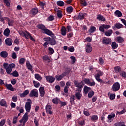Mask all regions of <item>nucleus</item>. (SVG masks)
Masks as SVG:
<instances>
[{
    "label": "nucleus",
    "instance_id": "obj_42",
    "mask_svg": "<svg viewBox=\"0 0 126 126\" xmlns=\"http://www.w3.org/2000/svg\"><path fill=\"white\" fill-rule=\"evenodd\" d=\"M115 126H126L125 123L123 122H120L117 123H115L114 125Z\"/></svg>",
    "mask_w": 126,
    "mask_h": 126
},
{
    "label": "nucleus",
    "instance_id": "obj_14",
    "mask_svg": "<svg viewBox=\"0 0 126 126\" xmlns=\"http://www.w3.org/2000/svg\"><path fill=\"white\" fill-rule=\"evenodd\" d=\"M20 34L22 35V36H24V37H25L26 39H29V37L31 36V33H30L29 32L26 31L25 32H20Z\"/></svg>",
    "mask_w": 126,
    "mask_h": 126
},
{
    "label": "nucleus",
    "instance_id": "obj_47",
    "mask_svg": "<svg viewBox=\"0 0 126 126\" xmlns=\"http://www.w3.org/2000/svg\"><path fill=\"white\" fill-rule=\"evenodd\" d=\"M33 83L34 84V86L36 87V88H38L40 87V83L36 82L35 81H33Z\"/></svg>",
    "mask_w": 126,
    "mask_h": 126
},
{
    "label": "nucleus",
    "instance_id": "obj_12",
    "mask_svg": "<svg viewBox=\"0 0 126 126\" xmlns=\"http://www.w3.org/2000/svg\"><path fill=\"white\" fill-rule=\"evenodd\" d=\"M112 43V39L110 38L104 37L102 39V43L104 45H109Z\"/></svg>",
    "mask_w": 126,
    "mask_h": 126
},
{
    "label": "nucleus",
    "instance_id": "obj_8",
    "mask_svg": "<svg viewBox=\"0 0 126 126\" xmlns=\"http://www.w3.org/2000/svg\"><path fill=\"white\" fill-rule=\"evenodd\" d=\"M111 28L110 25L102 24L99 28V30L100 32L104 33L105 32V29H109Z\"/></svg>",
    "mask_w": 126,
    "mask_h": 126
},
{
    "label": "nucleus",
    "instance_id": "obj_40",
    "mask_svg": "<svg viewBox=\"0 0 126 126\" xmlns=\"http://www.w3.org/2000/svg\"><path fill=\"white\" fill-rule=\"evenodd\" d=\"M115 26L117 29H121V28H123V27H124V25L121 23H116Z\"/></svg>",
    "mask_w": 126,
    "mask_h": 126
},
{
    "label": "nucleus",
    "instance_id": "obj_23",
    "mask_svg": "<svg viewBox=\"0 0 126 126\" xmlns=\"http://www.w3.org/2000/svg\"><path fill=\"white\" fill-rule=\"evenodd\" d=\"M61 34L62 35H63V36H65V35H66V28H65V27H62L61 30Z\"/></svg>",
    "mask_w": 126,
    "mask_h": 126
},
{
    "label": "nucleus",
    "instance_id": "obj_59",
    "mask_svg": "<svg viewBox=\"0 0 126 126\" xmlns=\"http://www.w3.org/2000/svg\"><path fill=\"white\" fill-rule=\"evenodd\" d=\"M75 96L74 95H72L70 97V102L71 104H74V100L75 99Z\"/></svg>",
    "mask_w": 126,
    "mask_h": 126
},
{
    "label": "nucleus",
    "instance_id": "obj_41",
    "mask_svg": "<svg viewBox=\"0 0 126 126\" xmlns=\"http://www.w3.org/2000/svg\"><path fill=\"white\" fill-rule=\"evenodd\" d=\"M59 101L60 102V100L57 97L53 98L52 100V102L53 103V104H55V105H58V104H59Z\"/></svg>",
    "mask_w": 126,
    "mask_h": 126
},
{
    "label": "nucleus",
    "instance_id": "obj_37",
    "mask_svg": "<svg viewBox=\"0 0 126 126\" xmlns=\"http://www.w3.org/2000/svg\"><path fill=\"white\" fill-rule=\"evenodd\" d=\"M122 69H121V67L119 66H116L114 67V71L116 72V73H119L120 71H121Z\"/></svg>",
    "mask_w": 126,
    "mask_h": 126
},
{
    "label": "nucleus",
    "instance_id": "obj_62",
    "mask_svg": "<svg viewBox=\"0 0 126 126\" xmlns=\"http://www.w3.org/2000/svg\"><path fill=\"white\" fill-rule=\"evenodd\" d=\"M6 120L5 119H2L0 122V126H3L5 124Z\"/></svg>",
    "mask_w": 126,
    "mask_h": 126
},
{
    "label": "nucleus",
    "instance_id": "obj_31",
    "mask_svg": "<svg viewBox=\"0 0 126 126\" xmlns=\"http://www.w3.org/2000/svg\"><path fill=\"white\" fill-rule=\"evenodd\" d=\"M114 13L117 17H122L123 16V13L120 10H116Z\"/></svg>",
    "mask_w": 126,
    "mask_h": 126
},
{
    "label": "nucleus",
    "instance_id": "obj_63",
    "mask_svg": "<svg viewBox=\"0 0 126 126\" xmlns=\"http://www.w3.org/2000/svg\"><path fill=\"white\" fill-rule=\"evenodd\" d=\"M68 51H69V52H71V53H73V52L74 51V47L73 46L68 47Z\"/></svg>",
    "mask_w": 126,
    "mask_h": 126
},
{
    "label": "nucleus",
    "instance_id": "obj_26",
    "mask_svg": "<svg viewBox=\"0 0 126 126\" xmlns=\"http://www.w3.org/2000/svg\"><path fill=\"white\" fill-rule=\"evenodd\" d=\"M115 117H116L115 113H111L110 115H108L107 119L109 121H111L110 122H112L113 121V120H114Z\"/></svg>",
    "mask_w": 126,
    "mask_h": 126
},
{
    "label": "nucleus",
    "instance_id": "obj_32",
    "mask_svg": "<svg viewBox=\"0 0 126 126\" xmlns=\"http://www.w3.org/2000/svg\"><path fill=\"white\" fill-rule=\"evenodd\" d=\"M6 87L8 90H10V91H14V88L12 87L11 84H6Z\"/></svg>",
    "mask_w": 126,
    "mask_h": 126
},
{
    "label": "nucleus",
    "instance_id": "obj_1",
    "mask_svg": "<svg viewBox=\"0 0 126 126\" xmlns=\"http://www.w3.org/2000/svg\"><path fill=\"white\" fill-rule=\"evenodd\" d=\"M37 28L38 29H41L42 33H44V34H47V35H48V36H50V37H53V38H56V35H55V34L53 33V32L49 30H48L47 28H46V27L42 24H39L37 26Z\"/></svg>",
    "mask_w": 126,
    "mask_h": 126
},
{
    "label": "nucleus",
    "instance_id": "obj_16",
    "mask_svg": "<svg viewBox=\"0 0 126 126\" xmlns=\"http://www.w3.org/2000/svg\"><path fill=\"white\" fill-rule=\"evenodd\" d=\"M85 16H86V13L80 12L79 13L77 19H78L79 20H82L84 19V17H85Z\"/></svg>",
    "mask_w": 126,
    "mask_h": 126
},
{
    "label": "nucleus",
    "instance_id": "obj_6",
    "mask_svg": "<svg viewBox=\"0 0 126 126\" xmlns=\"http://www.w3.org/2000/svg\"><path fill=\"white\" fill-rule=\"evenodd\" d=\"M32 101H31V99H28V102L26 103L25 108L26 109V113H29L31 110V103Z\"/></svg>",
    "mask_w": 126,
    "mask_h": 126
},
{
    "label": "nucleus",
    "instance_id": "obj_54",
    "mask_svg": "<svg viewBox=\"0 0 126 126\" xmlns=\"http://www.w3.org/2000/svg\"><path fill=\"white\" fill-rule=\"evenodd\" d=\"M0 106H5L6 105V101L4 99H2L0 101Z\"/></svg>",
    "mask_w": 126,
    "mask_h": 126
},
{
    "label": "nucleus",
    "instance_id": "obj_43",
    "mask_svg": "<svg viewBox=\"0 0 126 126\" xmlns=\"http://www.w3.org/2000/svg\"><path fill=\"white\" fill-rule=\"evenodd\" d=\"M35 78L37 80H38V81H40V80H42V77H41V75H39V74H35L34 75Z\"/></svg>",
    "mask_w": 126,
    "mask_h": 126
},
{
    "label": "nucleus",
    "instance_id": "obj_49",
    "mask_svg": "<svg viewBox=\"0 0 126 126\" xmlns=\"http://www.w3.org/2000/svg\"><path fill=\"white\" fill-rule=\"evenodd\" d=\"M91 120L93 122H95V121H97L98 120V116L97 115H93L91 117Z\"/></svg>",
    "mask_w": 126,
    "mask_h": 126
},
{
    "label": "nucleus",
    "instance_id": "obj_27",
    "mask_svg": "<svg viewBox=\"0 0 126 126\" xmlns=\"http://www.w3.org/2000/svg\"><path fill=\"white\" fill-rule=\"evenodd\" d=\"M26 66L28 69H29V70H31V71L33 70V66H32V65L30 64V62H29V61H27L26 62Z\"/></svg>",
    "mask_w": 126,
    "mask_h": 126
},
{
    "label": "nucleus",
    "instance_id": "obj_36",
    "mask_svg": "<svg viewBox=\"0 0 126 126\" xmlns=\"http://www.w3.org/2000/svg\"><path fill=\"white\" fill-rule=\"evenodd\" d=\"M95 31H96V27H95L93 26H91L90 29L89 31V32L90 33H94V32H95Z\"/></svg>",
    "mask_w": 126,
    "mask_h": 126
},
{
    "label": "nucleus",
    "instance_id": "obj_3",
    "mask_svg": "<svg viewBox=\"0 0 126 126\" xmlns=\"http://www.w3.org/2000/svg\"><path fill=\"white\" fill-rule=\"evenodd\" d=\"M104 75V72L100 70H96L95 72L94 77L98 82L102 83L103 82V80L100 78V76H103Z\"/></svg>",
    "mask_w": 126,
    "mask_h": 126
},
{
    "label": "nucleus",
    "instance_id": "obj_33",
    "mask_svg": "<svg viewBox=\"0 0 126 126\" xmlns=\"http://www.w3.org/2000/svg\"><path fill=\"white\" fill-rule=\"evenodd\" d=\"M91 90V88L90 87H87V86H85L84 87V91L85 94H87Z\"/></svg>",
    "mask_w": 126,
    "mask_h": 126
},
{
    "label": "nucleus",
    "instance_id": "obj_45",
    "mask_svg": "<svg viewBox=\"0 0 126 126\" xmlns=\"http://www.w3.org/2000/svg\"><path fill=\"white\" fill-rule=\"evenodd\" d=\"M57 4L58 6H63L64 2L62 0H59L57 2Z\"/></svg>",
    "mask_w": 126,
    "mask_h": 126
},
{
    "label": "nucleus",
    "instance_id": "obj_15",
    "mask_svg": "<svg viewBox=\"0 0 126 126\" xmlns=\"http://www.w3.org/2000/svg\"><path fill=\"white\" fill-rule=\"evenodd\" d=\"M46 111L47 114H49V115H52L53 114V111H52V106L49 104H47L46 106Z\"/></svg>",
    "mask_w": 126,
    "mask_h": 126
},
{
    "label": "nucleus",
    "instance_id": "obj_38",
    "mask_svg": "<svg viewBox=\"0 0 126 126\" xmlns=\"http://www.w3.org/2000/svg\"><path fill=\"white\" fill-rule=\"evenodd\" d=\"M10 75H12L14 77H18L19 76V74H18V72L16 70L14 71Z\"/></svg>",
    "mask_w": 126,
    "mask_h": 126
},
{
    "label": "nucleus",
    "instance_id": "obj_11",
    "mask_svg": "<svg viewBox=\"0 0 126 126\" xmlns=\"http://www.w3.org/2000/svg\"><path fill=\"white\" fill-rule=\"evenodd\" d=\"M86 53H91L93 51L92 46L91 45V43H88L87 44L86 48H85Z\"/></svg>",
    "mask_w": 126,
    "mask_h": 126
},
{
    "label": "nucleus",
    "instance_id": "obj_29",
    "mask_svg": "<svg viewBox=\"0 0 126 126\" xmlns=\"http://www.w3.org/2000/svg\"><path fill=\"white\" fill-rule=\"evenodd\" d=\"M96 18L98 19V20H99V21H106V19L105 17L100 14L97 15Z\"/></svg>",
    "mask_w": 126,
    "mask_h": 126
},
{
    "label": "nucleus",
    "instance_id": "obj_2",
    "mask_svg": "<svg viewBox=\"0 0 126 126\" xmlns=\"http://www.w3.org/2000/svg\"><path fill=\"white\" fill-rule=\"evenodd\" d=\"M3 67L4 69L6 70V72L8 74H10L11 73V71H12L13 68L15 67V64L11 63L9 64L7 63H4L3 64Z\"/></svg>",
    "mask_w": 126,
    "mask_h": 126
},
{
    "label": "nucleus",
    "instance_id": "obj_7",
    "mask_svg": "<svg viewBox=\"0 0 126 126\" xmlns=\"http://www.w3.org/2000/svg\"><path fill=\"white\" fill-rule=\"evenodd\" d=\"M30 97H35V98L39 97V93L38 92V90H37V89H33L32 90L30 94Z\"/></svg>",
    "mask_w": 126,
    "mask_h": 126
},
{
    "label": "nucleus",
    "instance_id": "obj_28",
    "mask_svg": "<svg viewBox=\"0 0 126 126\" xmlns=\"http://www.w3.org/2000/svg\"><path fill=\"white\" fill-rule=\"evenodd\" d=\"M113 34V30H109L108 31L104 32V34L107 37H110Z\"/></svg>",
    "mask_w": 126,
    "mask_h": 126
},
{
    "label": "nucleus",
    "instance_id": "obj_13",
    "mask_svg": "<svg viewBox=\"0 0 126 126\" xmlns=\"http://www.w3.org/2000/svg\"><path fill=\"white\" fill-rule=\"evenodd\" d=\"M120 83L119 82L115 83L112 86L113 91L116 92V91H119L120 90Z\"/></svg>",
    "mask_w": 126,
    "mask_h": 126
},
{
    "label": "nucleus",
    "instance_id": "obj_35",
    "mask_svg": "<svg viewBox=\"0 0 126 126\" xmlns=\"http://www.w3.org/2000/svg\"><path fill=\"white\" fill-rule=\"evenodd\" d=\"M29 94V90H27L24 92L20 94L21 97H25V96H27Z\"/></svg>",
    "mask_w": 126,
    "mask_h": 126
},
{
    "label": "nucleus",
    "instance_id": "obj_52",
    "mask_svg": "<svg viewBox=\"0 0 126 126\" xmlns=\"http://www.w3.org/2000/svg\"><path fill=\"white\" fill-rule=\"evenodd\" d=\"M81 4L83 6H86L87 5L88 3L85 0H81Z\"/></svg>",
    "mask_w": 126,
    "mask_h": 126
},
{
    "label": "nucleus",
    "instance_id": "obj_53",
    "mask_svg": "<svg viewBox=\"0 0 126 126\" xmlns=\"http://www.w3.org/2000/svg\"><path fill=\"white\" fill-rule=\"evenodd\" d=\"M66 10L67 12L69 13H71V12L73 11V8L71 6L68 7L66 9Z\"/></svg>",
    "mask_w": 126,
    "mask_h": 126
},
{
    "label": "nucleus",
    "instance_id": "obj_48",
    "mask_svg": "<svg viewBox=\"0 0 126 126\" xmlns=\"http://www.w3.org/2000/svg\"><path fill=\"white\" fill-rule=\"evenodd\" d=\"M4 3L6 4V6H10V0H3Z\"/></svg>",
    "mask_w": 126,
    "mask_h": 126
},
{
    "label": "nucleus",
    "instance_id": "obj_20",
    "mask_svg": "<svg viewBox=\"0 0 126 126\" xmlns=\"http://www.w3.org/2000/svg\"><path fill=\"white\" fill-rule=\"evenodd\" d=\"M8 56V53H7V52L6 51H2L0 53V56L1 58H3L4 59H5V58H7V56Z\"/></svg>",
    "mask_w": 126,
    "mask_h": 126
},
{
    "label": "nucleus",
    "instance_id": "obj_24",
    "mask_svg": "<svg viewBox=\"0 0 126 126\" xmlns=\"http://www.w3.org/2000/svg\"><path fill=\"white\" fill-rule=\"evenodd\" d=\"M42 60L44 61V62H47V63H50L51 62V58L48 55L44 56L43 57Z\"/></svg>",
    "mask_w": 126,
    "mask_h": 126
},
{
    "label": "nucleus",
    "instance_id": "obj_56",
    "mask_svg": "<svg viewBox=\"0 0 126 126\" xmlns=\"http://www.w3.org/2000/svg\"><path fill=\"white\" fill-rule=\"evenodd\" d=\"M34 123L36 126H39V120L37 119L36 117L34 118Z\"/></svg>",
    "mask_w": 126,
    "mask_h": 126
},
{
    "label": "nucleus",
    "instance_id": "obj_19",
    "mask_svg": "<svg viewBox=\"0 0 126 126\" xmlns=\"http://www.w3.org/2000/svg\"><path fill=\"white\" fill-rule=\"evenodd\" d=\"M5 43L7 46H11L12 45V39L10 38H6L5 40Z\"/></svg>",
    "mask_w": 126,
    "mask_h": 126
},
{
    "label": "nucleus",
    "instance_id": "obj_10",
    "mask_svg": "<svg viewBox=\"0 0 126 126\" xmlns=\"http://www.w3.org/2000/svg\"><path fill=\"white\" fill-rule=\"evenodd\" d=\"M45 78L46 79L47 82L49 83H53L55 82L56 78L52 76H45Z\"/></svg>",
    "mask_w": 126,
    "mask_h": 126
},
{
    "label": "nucleus",
    "instance_id": "obj_17",
    "mask_svg": "<svg viewBox=\"0 0 126 126\" xmlns=\"http://www.w3.org/2000/svg\"><path fill=\"white\" fill-rule=\"evenodd\" d=\"M65 73H63L62 75H56L55 78L56 80H58V81H60V80H62V78H63V77L65 76Z\"/></svg>",
    "mask_w": 126,
    "mask_h": 126
},
{
    "label": "nucleus",
    "instance_id": "obj_64",
    "mask_svg": "<svg viewBox=\"0 0 126 126\" xmlns=\"http://www.w3.org/2000/svg\"><path fill=\"white\" fill-rule=\"evenodd\" d=\"M121 76H122V77H124V78H126V72H122L120 73Z\"/></svg>",
    "mask_w": 126,
    "mask_h": 126
},
{
    "label": "nucleus",
    "instance_id": "obj_5",
    "mask_svg": "<svg viewBox=\"0 0 126 126\" xmlns=\"http://www.w3.org/2000/svg\"><path fill=\"white\" fill-rule=\"evenodd\" d=\"M82 81L89 86H95V82L93 80L85 78Z\"/></svg>",
    "mask_w": 126,
    "mask_h": 126
},
{
    "label": "nucleus",
    "instance_id": "obj_18",
    "mask_svg": "<svg viewBox=\"0 0 126 126\" xmlns=\"http://www.w3.org/2000/svg\"><path fill=\"white\" fill-rule=\"evenodd\" d=\"M39 90L41 97H44L45 96V90H44V87H40Z\"/></svg>",
    "mask_w": 126,
    "mask_h": 126
},
{
    "label": "nucleus",
    "instance_id": "obj_25",
    "mask_svg": "<svg viewBox=\"0 0 126 126\" xmlns=\"http://www.w3.org/2000/svg\"><path fill=\"white\" fill-rule=\"evenodd\" d=\"M38 12H39V10H38L37 8H33L32 9L31 11V13L32 15H36V14H37Z\"/></svg>",
    "mask_w": 126,
    "mask_h": 126
},
{
    "label": "nucleus",
    "instance_id": "obj_55",
    "mask_svg": "<svg viewBox=\"0 0 126 126\" xmlns=\"http://www.w3.org/2000/svg\"><path fill=\"white\" fill-rule=\"evenodd\" d=\"M126 109H123L122 111H117L116 115H123V114H125V113H126Z\"/></svg>",
    "mask_w": 126,
    "mask_h": 126
},
{
    "label": "nucleus",
    "instance_id": "obj_50",
    "mask_svg": "<svg viewBox=\"0 0 126 126\" xmlns=\"http://www.w3.org/2000/svg\"><path fill=\"white\" fill-rule=\"evenodd\" d=\"M94 95V92L93 91H91L88 94V96L89 98H92Z\"/></svg>",
    "mask_w": 126,
    "mask_h": 126
},
{
    "label": "nucleus",
    "instance_id": "obj_51",
    "mask_svg": "<svg viewBox=\"0 0 126 126\" xmlns=\"http://www.w3.org/2000/svg\"><path fill=\"white\" fill-rule=\"evenodd\" d=\"M59 104L61 105V107H63V106H66V105H67V102L60 100Z\"/></svg>",
    "mask_w": 126,
    "mask_h": 126
},
{
    "label": "nucleus",
    "instance_id": "obj_60",
    "mask_svg": "<svg viewBox=\"0 0 126 126\" xmlns=\"http://www.w3.org/2000/svg\"><path fill=\"white\" fill-rule=\"evenodd\" d=\"M8 25L9 26H12L13 25V21L12 20L8 19Z\"/></svg>",
    "mask_w": 126,
    "mask_h": 126
},
{
    "label": "nucleus",
    "instance_id": "obj_61",
    "mask_svg": "<svg viewBox=\"0 0 126 126\" xmlns=\"http://www.w3.org/2000/svg\"><path fill=\"white\" fill-rule=\"evenodd\" d=\"M51 37H44L43 38V40L45 41V42H49L50 43L51 41Z\"/></svg>",
    "mask_w": 126,
    "mask_h": 126
},
{
    "label": "nucleus",
    "instance_id": "obj_34",
    "mask_svg": "<svg viewBox=\"0 0 126 126\" xmlns=\"http://www.w3.org/2000/svg\"><path fill=\"white\" fill-rule=\"evenodd\" d=\"M52 38H53V39L51 38L50 41L49 42L50 44L52 45H56L57 42L55 39H56L57 37L55 36V38L53 37H52Z\"/></svg>",
    "mask_w": 126,
    "mask_h": 126
},
{
    "label": "nucleus",
    "instance_id": "obj_46",
    "mask_svg": "<svg viewBox=\"0 0 126 126\" xmlns=\"http://www.w3.org/2000/svg\"><path fill=\"white\" fill-rule=\"evenodd\" d=\"M105 63V61H104V59L102 58H99L98 60V63L100 64V65H102V64H104V63Z\"/></svg>",
    "mask_w": 126,
    "mask_h": 126
},
{
    "label": "nucleus",
    "instance_id": "obj_9",
    "mask_svg": "<svg viewBox=\"0 0 126 126\" xmlns=\"http://www.w3.org/2000/svg\"><path fill=\"white\" fill-rule=\"evenodd\" d=\"M74 84L76 87L79 88V91L81 90V88L83 87V81H82L81 82H78L77 81H74Z\"/></svg>",
    "mask_w": 126,
    "mask_h": 126
},
{
    "label": "nucleus",
    "instance_id": "obj_57",
    "mask_svg": "<svg viewBox=\"0 0 126 126\" xmlns=\"http://www.w3.org/2000/svg\"><path fill=\"white\" fill-rule=\"evenodd\" d=\"M48 51H49V55H53V54H54V49L51 47H49L48 48Z\"/></svg>",
    "mask_w": 126,
    "mask_h": 126
},
{
    "label": "nucleus",
    "instance_id": "obj_39",
    "mask_svg": "<svg viewBox=\"0 0 126 126\" xmlns=\"http://www.w3.org/2000/svg\"><path fill=\"white\" fill-rule=\"evenodd\" d=\"M116 40L118 43H123V42L125 41V39H124V38L121 36L117 37Z\"/></svg>",
    "mask_w": 126,
    "mask_h": 126
},
{
    "label": "nucleus",
    "instance_id": "obj_30",
    "mask_svg": "<svg viewBox=\"0 0 126 126\" xmlns=\"http://www.w3.org/2000/svg\"><path fill=\"white\" fill-rule=\"evenodd\" d=\"M57 15L58 18H59V19H61V18L63 17V11H62V10H58L57 11Z\"/></svg>",
    "mask_w": 126,
    "mask_h": 126
},
{
    "label": "nucleus",
    "instance_id": "obj_22",
    "mask_svg": "<svg viewBox=\"0 0 126 126\" xmlns=\"http://www.w3.org/2000/svg\"><path fill=\"white\" fill-rule=\"evenodd\" d=\"M9 34H10V30L8 28L5 29L3 32V35L6 37H8Z\"/></svg>",
    "mask_w": 126,
    "mask_h": 126
},
{
    "label": "nucleus",
    "instance_id": "obj_44",
    "mask_svg": "<svg viewBox=\"0 0 126 126\" xmlns=\"http://www.w3.org/2000/svg\"><path fill=\"white\" fill-rule=\"evenodd\" d=\"M111 47L112 48V49H117V48H118V47H119V45H118V43L113 42L111 44Z\"/></svg>",
    "mask_w": 126,
    "mask_h": 126
},
{
    "label": "nucleus",
    "instance_id": "obj_21",
    "mask_svg": "<svg viewBox=\"0 0 126 126\" xmlns=\"http://www.w3.org/2000/svg\"><path fill=\"white\" fill-rule=\"evenodd\" d=\"M75 97L77 98V100H80L81 97H82V94H81V90L79 92L75 93Z\"/></svg>",
    "mask_w": 126,
    "mask_h": 126
},
{
    "label": "nucleus",
    "instance_id": "obj_58",
    "mask_svg": "<svg viewBox=\"0 0 126 126\" xmlns=\"http://www.w3.org/2000/svg\"><path fill=\"white\" fill-rule=\"evenodd\" d=\"M25 59L24 58H21L19 60V63L20 64H24V63L25 62Z\"/></svg>",
    "mask_w": 126,
    "mask_h": 126
},
{
    "label": "nucleus",
    "instance_id": "obj_4",
    "mask_svg": "<svg viewBox=\"0 0 126 126\" xmlns=\"http://www.w3.org/2000/svg\"><path fill=\"white\" fill-rule=\"evenodd\" d=\"M28 114H29V113L26 112L21 120L19 121V123H23V126H25V124H26L27 121H28Z\"/></svg>",
    "mask_w": 126,
    "mask_h": 126
}]
</instances>
